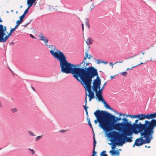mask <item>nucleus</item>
Returning a JSON list of instances; mask_svg holds the SVG:
<instances>
[{"instance_id": "obj_1", "label": "nucleus", "mask_w": 156, "mask_h": 156, "mask_svg": "<svg viewBox=\"0 0 156 156\" xmlns=\"http://www.w3.org/2000/svg\"><path fill=\"white\" fill-rule=\"evenodd\" d=\"M89 63L86 61L83 62L78 65L80 68L77 67L75 65L76 75H74V77L78 81L81 82L79 77L82 81L84 79L89 78L96 73L97 69L92 66L87 67Z\"/></svg>"}, {"instance_id": "obj_2", "label": "nucleus", "mask_w": 156, "mask_h": 156, "mask_svg": "<svg viewBox=\"0 0 156 156\" xmlns=\"http://www.w3.org/2000/svg\"><path fill=\"white\" fill-rule=\"evenodd\" d=\"M122 134L114 131L108 133L107 136L111 138V141L114 143L116 141L118 143L123 144L126 142H131L132 141L133 137L132 130L129 129H125L121 130Z\"/></svg>"}, {"instance_id": "obj_3", "label": "nucleus", "mask_w": 156, "mask_h": 156, "mask_svg": "<svg viewBox=\"0 0 156 156\" xmlns=\"http://www.w3.org/2000/svg\"><path fill=\"white\" fill-rule=\"evenodd\" d=\"M59 55L56 53L52 52L53 57L58 60L60 63L61 71L66 74H73V76L76 75L75 65L69 62L66 56L62 52H58Z\"/></svg>"}, {"instance_id": "obj_4", "label": "nucleus", "mask_w": 156, "mask_h": 156, "mask_svg": "<svg viewBox=\"0 0 156 156\" xmlns=\"http://www.w3.org/2000/svg\"><path fill=\"white\" fill-rule=\"evenodd\" d=\"M94 114L97 119L94 121L95 123L96 124L98 122H99V126L101 128L106 132L109 131L107 112L98 110L94 112Z\"/></svg>"}, {"instance_id": "obj_5", "label": "nucleus", "mask_w": 156, "mask_h": 156, "mask_svg": "<svg viewBox=\"0 0 156 156\" xmlns=\"http://www.w3.org/2000/svg\"><path fill=\"white\" fill-rule=\"evenodd\" d=\"M107 116L108 120V124L109 125L108 130L110 131L113 130L114 129L121 131L125 129H126V127L124 125H122L121 124L124 123L123 119H122L123 122L121 123H116L118 121L120 120L121 119V117H116L115 116L107 112Z\"/></svg>"}, {"instance_id": "obj_6", "label": "nucleus", "mask_w": 156, "mask_h": 156, "mask_svg": "<svg viewBox=\"0 0 156 156\" xmlns=\"http://www.w3.org/2000/svg\"><path fill=\"white\" fill-rule=\"evenodd\" d=\"M123 120L124 121V123L121 124L122 125L125 126V127H126V129H129L131 130L132 129L135 133H137L139 132L145 131V129L147 130L145 125V122L144 124L141 123L140 122L139 124H137L139 120L136 119L135 121V123L132 125L130 122H128L127 119L123 118Z\"/></svg>"}, {"instance_id": "obj_7", "label": "nucleus", "mask_w": 156, "mask_h": 156, "mask_svg": "<svg viewBox=\"0 0 156 156\" xmlns=\"http://www.w3.org/2000/svg\"><path fill=\"white\" fill-rule=\"evenodd\" d=\"M140 132L141 137L135 140L133 147H134L135 146H139L143 144L150 143L153 138V135L148 130L145 129V131Z\"/></svg>"}, {"instance_id": "obj_8", "label": "nucleus", "mask_w": 156, "mask_h": 156, "mask_svg": "<svg viewBox=\"0 0 156 156\" xmlns=\"http://www.w3.org/2000/svg\"><path fill=\"white\" fill-rule=\"evenodd\" d=\"M96 73H95L94 75H92V76H90V77L88 79H84L82 81H81V84L82 85H84L87 86V83H89V86L90 87H91V84L92 82V79L94 78L95 76H96V79H94L93 81V85L92 88L98 86V85L101 84V80L98 76L97 70H96Z\"/></svg>"}, {"instance_id": "obj_9", "label": "nucleus", "mask_w": 156, "mask_h": 156, "mask_svg": "<svg viewBox=\"0 0 156 156\" xmlns=\"http://www.w3.org/2000/svg\"><path fill=\"white\" fill-rule=\"evenodd\" d=\"M145 124L147 129L153 135L154 132V128L156 127V120L153 119L151 121L146 120Z\"/></svg>"}, {"instance_id": "obj_10", "label": "nucleus", "mask_w": 156, "mask_h": 156, "mask_svg": "<svg viewBox=\"0 0 156 156\" xmlns=\"http://www.w3.org/2000/svg\"><path fill=\"white\" fill-rule=\"evenodd\" d=\"M18 27V25H16L14 28L11 29V30H10V32L7 35H5L6 33L5 32L6 31H4V34L2 35V36H0V37H1L3 42H5L8 39L9 37L12 35V32L14 31Z\"/></svg>"}, {"instance_id": "obj_11", "label": "nucleus", "mask_w": 156, "mask_h": 156, "mask_svg": "<svg viewBox=\"0 0 156 156\" xmlns=\"http://www.w3.org/2000/svg\"><path fill=\"white\" fill-rule=\"evenodd\" d=\"M89 83H87V86H85L84 85H83V86L84 87L85 89L87 90L88 93H89V94H88L89 97H90L92 98H94V92L91 91V87H90L89 86Z\"/></svg>"}, {"instance_id": "obj_12", "label": "nucleus", "mask_w": 156, "mask_h": 156, "mask_svg": "<svg viewBox=\"0 0 156 156\" xmlns=\"http://www.w3.org/2000/svg\"><path fill=\"white\" fill-rule=\"evenodd\" d=\"M49 48H51L52 49L50 50V52L51 54L53 56V54H52V52L56 53L57 55H59V53L58 52H61L59 50L57 49L56 48L55 46L53 45H48V46Z\"/></svg>"}, {"instance_id": "obj_13", "label": "nucleus", "mask_w": 156, "mask_h": 156, "mask_svg": "<svg viewBox=\"0 0 156 156\" xmlns=\"http://www.w3.org/2000/svg\"><path fill=\"white\" fill-rule=\"evenodd\" d=\"M35 1L33 0H27V4L28 5V8L25 11L24 13L25 14H26L28 12L29 9L31 7L33 4L34 3Z\"/></svg>"}, {"instance_id": "obj_14", "label": "nucleus", "mask_w": 156, "mask_h": 156, "mask_svg": "<svg viewBox=\"0 0 156 156\" xmlns=\"http://www.w3.org/2000/svg\"><path fill=\"white\" fill-rule=\"evenodd\" d=\"M39 37L40 40H42L45 43L46 46H48L47 44L48 41V39L46 37H44L42 34H41L40 35H39Z\"/></svg>"}, {"instance_id": "obj_15", "label": "nucleus", "mask_w": 156, "mask_h": 156, "mask_svg": "<svg viewBox=\"0 0 156 156\" xmlns=\"http://www.w3.org/2000/svg\"><path fill=\"white\" fill-rule=\"evenodd\" d=\"M2 22L1 19L0 18V22ZM6 27L5 26L3 27V26L0 24V36L3 35L4 34V31H6Z\"/></svg>"}, {"instance_id": "obj_16", "label": "nucleus", "mask_w": 156, "mask_h": 156, "mask_svg": "<svg viewBox=\"0 0 156 156\" xmlns=\"http://www.w3.org/2000/svg\"><path fill=\"white\" fill-rule=\"evenodd\" d=\"M96 95L97 96L98 99L99 101H101L103 103L105 100L103 99L102 93H101L99 92H97L96 93Z\"/></svg>"}, {"instance_id": "obj_17", "label": "nucleus", "mask_w": 156, "mask_h": 156, "mask_svg": "<svg viewBox=\"0 0 156 156\" xmlns=\"http://www.w3.org/2000/svg\"><path fill=\"white\" fill-rule=\"evenodd\" d=\"M147 119H153L156 117V112L146 115Z\"/></svg>"}, {"instance_id": "obj_18", "label": "nucleus", "mask_w": 156, "mask_h": 156, "mask_svg": "<svg viewBox=\"0 0 156 156\" xmlns=\"http://www.w3.org/2000/svg\"><path fill=\"white\" fill-rule=\"evenodd\" d=\"M138 119L140 120H142L147 119L146 115L144 114H140L138 115Z\"/></svg>"}, {"instance_id": "obj_19", "label": "nucleus", "mask_w": 156, "mask_h": 156, "mask_svg": "<svg viewBox=\"0 0 156 156\" xmlns=\"http://www.w3.org/2000/svg\"><path fill=\"white\" fill-rule=\"evenodd\" d=\"M109 153H111L112 155H118L119 154V152L117 151L114 150L110 151Z\"/></svg>"}, {"instance_id": "obj_20", "label": "nucleus", "mask_w": 156, "mask_h": 156, "mask_svg": "<svg viewBox=\"0 0 156 156\" xmlns=\"http://www.w3.org/2000/svg\"><path fill=\"white\" fill-rule=\"evenodd\" d=\"M103 103L104 104V106L107 109H110L111 110H113V109L111 108V107L105 101H104L103 102Z\"/></svg>"}, {"instance_id": "obj_21", "label": "nucleus", "mask_w": 156, "mask_h": 156, "mask_svg": "<svg viewBox=\"0 0 156 156\" xmlns=\"http://www.w3.org/2000/svg\"><path fill=\"white\" fill-rule=\"evenodd\" d=\"M86 42L87 45L91 44L93 42V40L90 37H89L87 39Z\"/></svg>"}, {"instance_id": "obj_22", "label": "nucleus", "mask_w": 156, "mask_h": 156, "mask_svg": "<svg viewBox=\"0 0 156 156\" xmlns=\"http://www.w3.org/2000/svg\"><path fill=\"white\" fill-rule=\"evenodd\" d=\"M85 56L84 58V60H86L87 59V58L88 59H90L92 57V56L90 55H88V53L87 51H86L85 52Z\"/></svg>"}, {"instance_id": "obj_23", "label": "nucleus", "mask_w": 156, "mask_h": 156, "mask_svg": "<svg viewBox=\"0 0 156 156\" xmlns=\"http://www.w3.org/2000/svg\"><path fill=\"white\" fill-rule=\"evenodd\" d=\"M101 85V84H100L99 85H98V86L95 87L93 88V91H95L96 93L97 92H98V89L99 90H100L101 89V87H100V85Z\"/></svg>"}, {"instance_id": "obj_24", "label": "nucleus", "mask_w": 156, "mask_h": 156, "mask_svg": "<svg viewBox=\"0 0 156 156\" xmlns=\"http://www.w3.org/2000/svg\"><path fill=\"white\" fill-rule=\"evenodd\" d=\"M107 84L106 82H105V83L103 85L102 87L100 89V90H99L98 92H99L101 93H102V91H103V89H104V87Z\"/></svg>"}, {"instance_id": "obj_25", "label": "nucleus", "mask_w": 156, "mask_h": 156, "mask_svg": "<svg viewBox=\"0 0 156 156\" xmlns=\"http://www.w3.org/2000/svg\"><path fill=\"white\" fill-rule=\"evenodd\" d=\"M116 142L114 143V142H112V143H111V144H109L110 145H112V150H113L114 149L115 147H116V145H115V144H116Z\"/></svg>"}, {"instance_id": "obj_26", "label": "nucleus", "mask_w": 156, "mask_h": 156, "mask_svg": "<svg viewBox=\"0 0 156 156\" xmlns=\"http://www.w3.org/2000/svg\"><path fill=\"white\" fill-rule=\"evenodd\" d=\"M106 151H104L102 152L101 154L100 155L101 156H108L106 154Z\"/></svg>"}, {"instance_id": "obj_27", "label": "nucleus", "mask_w": 156, "mask_h": 156, "mask_svg": "<svg viewBox=\"0 0 156 156\" xmlns=\"http://www.w3.org/2000/svg\"><path fill=\"white\" fill-rule=\"evenodd\" d=\"M102 60L100 59H98L96 60V61L97 62V64H100L102 63L103 62Z\"/></svg>"}, {"instance_id": "obj_28", "label": "nucleus", "mask_w": 156, "mask_h": 156, "mask_svg": "<svg viewBox=\"0 0 156 156\" xmlns=\"http://www.w3.org/2000/svg\"><path fill=\"white\" fill-rule=\"evenodd\" d=\"M28 133L31 136H36L35 135L34 133H33V132L31 131H28Z\"/></svg>"}, {"instance_id": "obj_29", "label": "nucleus", "mask_w": 156, "mask_h": 156, "mask_svg": "<svg viewBox=\"0 0 156 156\" xmlns=\"http://www.w3.org/2000/svg\"><path fill=\"white\" fill-rule=\"evenodd\" d=\"M11 111L15 113L17 111V109L16 108H12Z\"/></svg>"}, {"instance_id": "obj_30", "label": "nucleus", "mask_w": 156, "mask_h": 156, "mask_svg": "<svg viewBox=\"0 0 156 156\" xmlns=\"http://www.w3.org/2000/svg\"><path fill=\"white\" fill-rule=\"evenodd\" d=\"M88 19L86 18V26H87L89 28L90 26H89V24L88 23Z\"/></svg>"}, {"instance_id": "obj_31", "label": "nucleus", "mask_w": 156, "mask_h": 156, "mask_svg": "<svg viewBox=\"0 0 156 156\" xmlns=\"http://www.w3.org/2000/svg\"><path fill=\"white\" fill-rule=\"evenodd\" d=\"M120 74H121V75H122L123 76H125L126 75L127 73L126 72H123L122 73H120Z\"/></svg>"}, {"instance_id": "obj_32", "label": "nucleus", "mask_w": 156, "mask_h": 156, "mask_svg": "<svg viewBox=\"0 0 156 156\" xmlns=\"http://www.w3.org/2000/svg\"><path fill=\"white\" fill-rule=\"evenodd\" d=\"M139 54H135L134 55H133L131 56H130V57H128L126 59H130V58H133L134 57L136 56L137 55Z\"/></svg>"}, {"instance_id": "obj_33", "label": "nucleus", "mask_w": 156, "mask_h": 156, "mask_svg": "<svg viewBox=\"0 0 156 156\" xmlns=\"http://www.w3.org/2000/svg\"><path fill=\"white\" fill-rule=\"evenodd\" d=\"M42 137V135L38 136L36 138V141H38V140L40 139Z\"/></svg>"}, {"instance_id": "obj_34", "label": "nucleus", "mask_w": 156, "mask_h": 156, "mask_svg": "<svg viewBox=\"0 0 156 156\" xmlns=\"http://www.w3.org/2000/svg\"><path fill=\"white\" fill-rule=\"evenodd\" d=\"M96 141L95 140V138L94 136V147L95 148V146L96 145Z\"/></svg>"}, {"instance_id": "obj_35", "label": "nucleus", "mask_w": 156, "mask_h": 156, "mask_svg": "<svg viewBox=\"0 0 156 156\" xmlns=\"http://www.w3.org/2000/svg\"><path fill=\"white\" fill-rule=\"evenodd\" d=\"M29 150L31 151V153L32 154H35V152L33 149H31L30 148H29Z\"/></svg>"}, {"instance_id": "obj_36", "label": "nucleus", "mask_w": 156, "mask_h": 156, "mask_svg": "<svg viewBox=\"0 0 156 156\" xmlns=\"http://www.w3.org/2000/svg\"><path fill=\"white\" fill-rule=\"evenodd\" d=\"M95 148L94 147H93V154L94 155H96L97 154V152L95 151Z\"/></svg>"}, {"instance_id": "obj_37", "label": "nucleus", "mask_w": 156, "mask_h": 156, "mask_svg": "<svg viewBox=\"0 0 156 156\" xmlns=\"http://www.w3.org/2000/svg\"><path fill=\"white\" fill-rule=\"evenodd\" d=\"M21 22L22 21L20 20H17L16 22V23L17 24L16 25H18V27L19 26V24L21 23Z\"/></svg>"}, {"instance_id": "obj_38", "label": "nucleus", "mask_w": 156, "mask_h": 156, "mask_svg": "<svg viewBox=\"0 0 156 156\" xmlns=\"http://www.w3.org/2000/svg\"><path fill=\"white\" fill-rule=\"evenodd\" d=\"M31 21V20H30L29 22H28V23L25 24L23 26L24 27H27L29 24H30Z\"/></svg>"}, {"instance_id": "obj_39", "label": "nucleus", "mask_w": 156, "mask_h": 156, "mask_svg": "<svg viewBox=\"0 0 156 156\" xmlns=\"http://www.w3.org/2000/svg\"><path fill=\"white\" fill-rule=\"evenodd\" d=\"M30 36L31 37H32L33 38H34L35 39H36V37L34 36L32 34H30Z\"/></svg>"}, {"instance_id": "obj_40", "label": "nucleus", "mask_w": 156, "mask_h": 156, "mask_svg": "<svg viewBox=\"0 0 156 156\" xmlns=\"http://www.w3.org/2000/svg\"><path fill=\"white\" fill-rule=\"evenodd\" d=\"M127 116L133 119L134 118V115H129Z\"/></svg>"}, {"instance_id": "obj_41", "label": "nucleus", "mask_w": 156, "mask_h": 156, "mask_svg": "<svg viewBox=\"0 0 156 156\" xmlns=\"http://www.w3.org/2000/svg\"><path fill=\"white\" fill-rule=\"evenodd\" d=\"M88 124L90 126V127L91 128H92V125L90 123V121H89H89H88Z\"/></svg>"}, {"instance_id": "obj_42", "label": "nucleus", "mask_w": 156, "mask_h": 156, "mask_svg": "<svg viewBox=\"0 0 156 156\" xmlns=\"http://www.w3.org/2000/svg\"><path fill=\"white\" fill-rule=\"evenodd\" d=\"M84 109L85 110L86 112H87V109L88 108V107H86V106H84Z\"/></svg>"}, {"instance_id": "obj_43", "label": "nucleus", "mask_w": 156, "mask_h": 156, "mask_svg": "<svg viewBox=\"0 0 156 156\" xmlns=\"http://www.w3.org/2000/svg\"><path fill=\"white\" fill-rule=\"evenodd\" d=\"M23 18H24L21 16L20 17V20L22 22L23 21Z\"/></svg>"}, {"instance_id": "obj_44", "label": "nucleus", "mask_w": 156, "mask_h": 156, "mask_svg": "<svg viewBox=\"0 0 156 156\" xmlns=\"http://www.w3.org/2000/svg\"><path fill=\"white\" fill-rule=\"evenodd\" d=\"M115 112V113L116 114H117V115H119V112H118V111H117L113 109V110Z\"/></svg>"}, {"instance_id": "obj_45", "label": "nucleus", "mask_w": 156, "mask_h": 156, "mask_svg": "<svg viewBox=\"0 0 156 156\" xmlns=\"http://www.w3.org/2000/svg\"><path fill=\"white\" fill-rule=\"evenodd\" d=\"M66 131V130H60V132L63 133H64V132H65Z\"/></svg>"}, {"instance_id": "obj_46", "label": "nucleus", "mask_w": 156, "mask_h": 156, "mask_svg": "<svg viewBox=\"0 0 156 156\" xmlns=\"http://www.w3.org/2000/svg\"><path fill=\"white\" fill-rule=\"evenodd\" d=\"M136 66H133L132 67V68H127V70H128L129 69H131L132 68H135V67H136Z\"/></svg>"}, {"instance_id": "obj_47", "label": "nucleus", "mask_w": 156, "mask_h": 156, "mask_svg": "<svg viewBox=\"0 0 156 156\" xmlns=\"http://www.w3.org/2000/svg\"><path fill=\"white\" fill-rule=\"evenodd\" d=\"M87 96H86V97H85V105H87Z\"/></svg>"}, {"instance_id": "obj_48", "label": "nucleus", "mask_w": 156, "mask_h": 156, "mask_svg": "<svg viewBox=\"0 0 156 156\" xmlns=\"http://www.w3.org/2000/svg\"><path fill=\"white\" fill-rule=\"evenodd\" d=\"M145 63H143V62H141L140 64L138 65H137L136 66H138L140 65H142V64H145Z\"/></svg>"}, {"instance_id": "obj_49", "label": "nucleus", "mask_w": 156, "mask_h": 156, "mask_svg": "<svg viewBox=\"0 0 156 156\" xmlns=\"http://www.w3.org/2000/svg\"><path fill=\"white\" fill-rule=\"evenodd\" d=\"M26 15V14H25L24 13H23V14L21 16L24 18Z\"/></svg>"}, {"instance_id": "obj_50", "label": "nucleus", "mask_w": 156, "mask_h": 156, "mask_svg": "<svg viewBox=\"0 0 156 156\" xmlns=\"http://www.w3.org/2000/svg\"><path fill=\"white\" fill-rule=\"evenodd\" d=\"M26 15V14H25L24 13H23V14L21 16L24 18Z\"/></svg>"}, {"instance_id": "obj_51", "label": "nucleus", "mask_w": 156, "mask_h": 156, "mask_svg": "<svg viewBox=\"0 0 156 156\" xmlns=\"http://www.w3.org/2000/svg\"><path fill=\"white\" fill-rule=\"evenodd\" d=\"M102 62H102L103 63H104L105 64H107L108 63V62L107 61L105 62L103 61H102Z\"/></svg>"}, {"instance_id": "obj_52", "label": "nucleus", "mask_w": 156, "mask_h": 156, "mask_svg": "<svg viewBox=\"0 0 156 156\" xmlns=\"http://www.w3.org/2000/svg\"><path fill=\"white\" fill-rule=\"evenodd\" d=\"M119 115L120 116L125 115V114H122L121 113H119Z\"/></svg>"}, {"instance_id": "obj_53", "label": "nucleus", "mask_w": 156, "mask_h": 156, "mask_svg": "<svg viewBox=\"0 0 156 156\" xmlns=\"http://www.w3.org/2000/svg\"><path fill=\"white\" fill-rule=\"evenodd\" d=\"M138 115H134V118H138Z\"/></svg>"}, {"instance_id": "obj_54", "label": "nucleus", "mask_w": 156, "mask_h": 156, "mask_svg": "<svg viewBox=\"0 0 156 156\" xmlns=\"http://www.w3.org/2000/svg\"><path fill=\"white\" fill-rule=\"evenodd\" d=\"M0 42H3L0 37Z\"/></svg>"}, {"instance_id": "obj_55", "label": "nucleus", "mask_w": 156, "mask_h": 156, "mask_svg": "<svg viewBox=\"0 0 156 156\" xmlns=\"http://www.w3.org/2000/svg\"><path fill=\"white\" fill-rule=\"evenodd\" d=\"M82 30H83L84 28H83V23H82Z\"/></svg>"}, {"instance_id": "obj_56", "label": "nucleus", "mask_w": 156, "mask_h": 156, "mask_svg": "<svg viewBox=\"0 0 156 156\" xmlns=\"http://www.w3.org/2000/svg\"><path fill=\"white\" fill-rule=\"evenodd\" d=\"M114 64H113L112 62H110V66H112V65H113Z\"/></svg>"}, {"instance_id": "obj_57", "label": "nucleus", "mask_w": 156, "mask_h": 156, "mask_svg": "<svg viewBox=\"0 0 156 156\" xmlns=\"http://www.w3.org/2000/svg\"><path fill=\"white\" fill-rule=\"evenodd\" d=\"M114 77V76H111L110 77L111 79H112Z\"/></svg>"}, {"instance_id": "obj_58", "label": "nucleus", "mask_w": 156, "mask_h": 156, "mask_svg": "<svg viewBox=\"0 0 156 156\" xmlns=\"http://www.w3.org/2000/svg\"><path fill=\"white\" fill-rule=\"evenodd\" d=\"M89 101H91V100L93 98H90V97H89Z\"/></svg>"}, {"instance_id": "obj_59", "label": "nucleus", "mask_w": 156, "mask_h": 156, "mask_svg": "<svg viewBox=\"0 0 156 156\" xmlns=\"http://www.w3.org/2000/svg\"><path fill=\"white\" fill-rule=\"evenodd\" d=\"M141 53H142V54H143V55H144L145 54V52H143L142 51H141Z\"/></svg>"}, {"instance_id": "obj_60", "label": "nucleus", "mask_w": 156, "mask_h": 156, "mask_svg": "<svg viewBox=\"0 0 156 156\" xmlns=\"http://www.w3.org/2000/svg\"><path fill=\"white\" fill-rule=\"evenodd\" d=\"M86 115H88V113L87 111V112H86Z\"/></svg>"}, {"instance_id": "obj_61", "label": "nucleus", "mask_w": 156, "mask_h": 156, "mask_svg": "<svg viewBox=\"0 0 156 156\" xmlns=\"http://www.w3.org/2000/svg\"><path fill=\"white\" fill-rule=\"evenodd\" d=\"M122 62H123L122 61H119L118 62H119V63H122Z\"/></svg>"}, {"instance_id": "obj_62", "label": "nucleus", "mask_w": 156, "mask_h": 156, "mask_svg": "<svg viewBox=\"0 0 156 156\" xmlns=\"http://www.w3.org/2000/svg\"><path fill=\"white\" fill-rule=\"evenodd\" d=\"M145 147H147L148 148H150V146L147 147V146L146 145V146H145Z\"/></svg>"}, {"instance_id": "obj_63", "label": "nucleus", "mask_w": 156, "mask_h": 156, "mask_svg": "<svg viewBox=\"0 0 156 156\" xmlns=\"http://www.w3.org/2000/svg\"><path fill=\"white\" fill-rule=\"evenodd\" d=\"M32 87V88L35 91V90L33 88V87Z\"/></svg>"}, {"instance_id": "obj_64", "label": "nucleus", "mask_w": 156, "mask_h": 156, "mask_svg": "<svg viewBox=\"0 0 156 156\" xmlns=\"http://www.w3.org/2000/svg\"><path fill=\"white\" fill-rule=\"evenodd\" d=\"M87 120L88 121H89H89H90V119L89 118H87Z\"/></svg>"}]
</instances>
